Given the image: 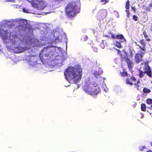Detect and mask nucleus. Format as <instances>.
<instances>
[{"label": "nucleus", "mask_w": 152, "mask_h": 152, "mask_svg": "<svg viewBox=\"0 0 152 152\" xmlns=\"http://www.w3.org/2000/svg\"><path fill=\"white\" fill-rule=\"evenodd\" d=\"M64 74L66 77L70 80L75 79L77 81H80L82 75V69L78 65L74 67L70 66L65 70Z\"/></svg>", "instance_id": "f257e3e1"}, {"label": "nucleus", "mask_w": 152, "mask_h": 152, "mask_svg": "<svg viewBox=\"0 0 152 152\" xmlns=\"http://www.w3.org/2000/svg\"><path fill=\"white\" fill-rule=\"evenodd\" d=\"M83 88L86 93L92 96L96 95L100 90V88L95 81L86 83Z\"/></svg>", "instance_id": "f03ea898"}, {"label": "nucleus", "mask_w": 152, "mask_h": 152, "mask_svg": "<svg viewBox=\"0 0 152 152\" xmlns=\"http://www.w3.org/2000/svg\"><path fill=\"white\" fill-rule=\"evenodd\" d=\"M77 1H72L69 3L65 8V14L67 17L72 18L78 13L77 9L79 8Z\"/></svg>", "instance_id": "7ed1b4c3"}, {"label": "nucleus", "mask_w": 152, "mask_h": 152, "mask_svg": "<svg viewBox=\"0 0 152 152\" xmlns=\"http://www.w3.org/2000/svg\"><path fill=\"white\" fill-rule=\"evenodd\" d=\"M19 25L17 27L20 32L25 31L26 28L27 22L25 19H20L18 21Z\"/></svg>", "instance_id": "20e7f679"}, {"label": "nucleus", "mask_w": 152, "mask_h": 152, "mask_svg": "<svg viewBox=\"0 0 152 152\" xmlns=\"http://www.w3.org/2000/svg\"><path fill=\"white\" fill-rule=\"evenodd\" d=\"M145 52H140L139 53H136L134 56V61L136 64H138L140 62L144 61L143 59Z\"/></svg>", "instance_id": "39448f33"}, {"label": "nucleus", "mask_w": 152, "mask_h": 152, "mask_svg": "<svg viewBox=\"0 0 152 152\" xmlns=\"http://www.w3.org/2000/svg\"><path fill=\"white\" fill-rule=\"evenodd\" d=\"M10 42H11L12 44H18L20 40V39L18 37L17 34H12L11 33L9 37Z\"/></svg>", "instance_id": "423d86ee"}, {"label": "nucleus", "mask_w": 152, "mask_h": 152, "mask_svg": "<svg viewBox=\"0 0 152 152\" xmlns=\"http://www.w3.org/2000/svg\"><path fill=\"white\" fill-rule=\"evenodd\" d=\"M109 34L111 35V37L112 39H120L122 42H126V39H125L124 37L122 34L120 35L118 34L116 35H115L112 34L111 32H109Z\"/></svg>", "instance_id": "0eeeda50"}, {"label": "nucleus", "mask_w": 152, "mask_h": 152, "mask_svg": "<svg viewBox=\"0 0 152 152\" xmlns=\"http://www.w3.org/2000/svg\"><path fill=\"white\" fill-rule=\"evenodd\" d=\"M126 84L132 86L133 85V83L135 82L136 81L137 79L133 76H130V77H127L126 79Z\"/></svg>", "instance_id": "6e6552de"}, {"label": "nucleus", "mask_w": 152, "mask_h": 152, "mask_svg": "<svg viewBox=\"0 0 152 152\" xmlns=\"http://www.w3.org/2000/svg\"><path fill=\"white\" fill-rule=\"evenodd\" d=\"M7 31H5L3 29L0 28V35L2 37V39L4 41H6L8 38L7 35Z\"/></svg>", "instance_id": "1a4fd4ad"}, {"label": "nucleus", "mask_w": 152, "mask_h": 152, "mask_svg": "<svg viewBox=\"0 0 152 152\" xmlns=\"http://www.w3.org/2000/svg\"><path fill=\"white\" fill-rule=\"evenodd\" d=\"M145 69L146 71H144V73L146 74L148 76L150 77H152V69L150 66L147 64L145 66Z\"/></svg>", "instance_id": "9d476101"}, {"label": "nucleus", "mask_w": 152, "mask_h": 152, "mask_svg": "<svg viewBox=\"0 0 152 152\" xmlns=\"http://www.w3.org/2000/svg\"><path fill=\"white\" fill-rule=\"evenodd\" d=\"M127 62L128 68L129 69H132L133 67V63L129 59V60L126 61Z\"/></svg>", "instance_id": "9b49d317"}, {"label": "nucleus", "mask_w": 152, "mask_h": 152, "mask_svg": "<svg viewBox=\"0 0 152 152\" xmlns=\"http://www.w3.org/2000/svg\"><path fill=\"white\" fill-rule=\"evenodd\" d=\"M121 57L122 61L124 60L126 61H127V60H129V58H128L126 54L125 56L121 54Z\"/></svg>", "instance_id": "f8f14e48"}, {"label": "nucleus", "mask_w": 152, "mask_h": 152, "mask_svg": "<svg viewBox=\"0 0 152 152\" xmlns=\"http://www.w3.org/2000/svg\"><path fill=\"white\" fill-rule=\"evenodd\" d=\"M120 73L121 74V76L122 77L127 76V77H130V75L127 73V72L124 69H123L122 72H120Z\"/></svg>", "instance_id": "ddd939ff"}, {"label": "nucleus", "mask_w": 152, "mask_h": 152, "mask_svg": "<svg viewBox=\"0 0 152 152\" xmlns=\"http://www.w3.org/2000/svg\"><path fill=\"white\" fill-rule=\"evenodd\" d=\"M106 11L104 10H101L98 12V14L102 16H104V14H106Z\"/></svg>", "instance_id": "4468645a"}, {"label": "nucleus", "mask_w": 152, "mask_h": 152, "mask_svg": "<svg viewBox=\"0 0 152 152\" xmlns=\"http://www.w3.org/2000/svg\"><path fill=\"white\" fill-rule=\"evenodd\" d=\"M139 71V74L138 75L139 77L140 78H142L144 76V74L145 73H144V71L143 72L142 70L139 69L138 70Z\"/></svg>", "instance_id": "2eb2a0df"}, {"label": "nucleus", "mask_w": 152, "mask_h": 152, "mask_svg": "<svg viewBox=\"0 0 152 152\" xmlns=\"http://www.w3.org/2000/svg\"><path fill=\"white\" fill-rule=\"evenodd\" d=\"M143 93H149L151 91V90L147 88H144L142 90Z\"/></svg>", "instance_id": "dca6fc26"}, {"label": "nucleus", "mask_w": 152, "mask_h": 152, "mask_svg": "<svg viewBox=\"0 0 152 152\" xmlns=\"http://www.w3.org/2000/svg\"><path fill=\"white\" fill-rule=\"evenodd\" d=\"M141 109L142 111H145L146 110V106L145 104L142 103L141 104Z\"/></svg>", "instance_id": "f3484780"}, {"label": "nucleus", "mask_w": 152, "mask_h": 152, "mask_svg": "<svg viewBox=\"0 0 152 152\" xmlns=\"http://www.w3.org/2000/svg\"><path fill=\"white\" fill-rule=\"evenodd\" d=\"M135 83H134L133 84L135 86V88H136L137 90H138L139 87L140 86L139 83H140V81L139 80H138L136 83L134 82Z\"/></svg>", "instance_id": "a211bd4d"}, {"label": "nucleus", "mask_w": 152, "mask_h": 152, "mask_svg": "<svg viewBox=\"0 0 152 152\" xmlns=\"http://www.w3.org/2000/svg\"><path fill=\"white\" fill-rule=\"evenodd\" d=\"M139 42L143 46L144 48H145L146 46V44L145 42L144 41V39H141L139 41Z\"/></svg>", "instance_id": "6ab92c4d"}, {"label": "nucleus", "mask_w": 152, "mask_h": 152, "mask_svg": "<svg viewBox=\"0 0 152 152\" xmlns=\"http://www.w3.org/2000/svg\"><path fill=\"white\" fill-rule=\"evenodd\" d=\"M129 3L130 2L129 0L126 1L125 6V8L126 10H129V9L130 6Z\"/></svg>", "instance_id": "aec40b11"}, {"label": "nucleus", "mask_w": 152, "mask_h": 152, "mask_svg": "<svg viewBox=\"0 0 152 152\" xmlns=\"http://www.w3.org/2000/svg\"><path fill=\"white\" fill-rule=\"evenodd\" d=\"M94 75L96 78H99L100 76V74L97 71H96L94 73Z\"/></svg>", "instance_id": "412c9836"}, {"label": "nucleus", "mask_w": 152, "mask_h": 152, "mask_svg": "<svg viewBox=\"0 0 152 152\" xmlns=\"http://www.w3.org/2000/svg\"><path fill=\"white\" fill-rule=\"evenodd\" d=\"M146 102L148 104H152V99H147L146 100Z\"/></svg>", "instance_id": "4be33fe9"}, {"label": "nucleus", "mask_w": 152, "mask_h": 152, "mask_svg": "<svg viewBox=\"0 0 152 152\" xmlns=\"http://www.w3.org/2000/svg\"><path fill=\"white\" fill-rule=\"evenodd\" d=\"M115 46L118 48H121V45L120 43L116 42V43H115Z\"/></svg>", "instance_id": "5701e85b"}, {"label": "nucleus", "mask_w": 152, "mask_h": 152, "mask_svg": "<svg viewBox=\"0 0 152 152\" xmlns=\"http://www.w3.org/2000/svg\"><path fill=\"white\" fill-rule=\"evenodd\" d=\"M109 1V0H101L100 2H102V4H105Z\"/></svg>", "instance_id": "b1692460"}, {"label": "nucleus", "mask_w": 152, "mask_h": 152, "mask_svg": "<svg viewBox=\"0 0 152 152\" xmlns=\"http://www.w3.org/2000/svg\"><path fill=\"white\" fill-rule=\"evenodd\" d=\"M146 148V147L145 146H140L139 147V150L140 151H142L144 149Z\"/></svg>", "instance_id": "393cba45"}, {"label": "nucleus", "mask_w": 152, "mask_h": 152, "mask_svg": "<svg viewBox=\"0 0 152 152\" xmlns=\"http://www.w3.org/2000/svg\"><path fill=\"white\" fill-rule=\"evenodd\" d=\"M133 19L135 21H137L138 19V17L136 15H133Z\"/></svg>", "instance_id": "a878e982"}, {"label": "nucleus", "mask_w": 152, "mask_h": 152, "mask_svg": "<svg viewBox=\"0 0 152 152\" xmlns=\"http://www.w3.org/2000/svg\"><path fill=\"white\" fill-rule=\"evenodd\" d=\"M143 34L145 38H146L148 37V36L147 33L145 30H144L143 32Z\"/></svg>", "instance_id": "bb28decb"}, {"label": "nucleus", "mask_w": 152, "mask_h": 152, "mask_svg": "<svg viewBox=\"0 0 152 152\" xmlns=\"http://www.w3.org/2000/svg\"><path fill=\"white\" fill-rule=\"evenodd\" d=\"M42 55L40 54L39 55V57H40V59L41 60V61L44 64V62H45L44 59L43 58V56H42Z\"/></svg>", "instance_id": "cd10ccee"}, {"label": "nucleus", "mask_w": 152, "mask_h": 152, "mask_svg": "<svg viewBox=\"0 0 152 152\" xmlns=\"http://www.w3.org/2000/svg\"><path fill=\"white\" fill-rule=\"evenodd\" d=\"M88 38L87 36H86L84 37H83L81 39L82 40H83V41H86L87 39Z\"/></svg>", "instance_id": "c85d7f7f"}, {"label": "nucleus", "mask_w": 152, "mask_h": 152, "mask_svg": "<svg viewBox=\"0 0 152 152\" xmlns=\"http://www.w3.org/2000/svg\"><path fill=\"white\" fill-rule=\"evenodd\" d=\"M151 9L150 8H149L148 7H147L145 9V11L147 12H148L150 11H151Z\"/></svg>", "instance_id": "c756f323"}, {"label": "nucleus", "mask_w": 152, "mask_h": 152, "mask_svg": "<svg viewBox=\"0 0 152 152\" xmlns=\"http://www.w3.org/2000/svg\"><path fill=\"white\" fill-rule=\"evenodd\" d=\"M131 8L133 10L134 12H136V8L135 6H134L133 7H131Z\"/></svg>", "instance_id": "7c9ffc66"}, {"label": "nucleus", "mask_w": 152, "mask_h": 152, "mask_svg": "<svg viewBox=\"0 0 152 152\" xmlns=\"http://www.w3.org/2000/svg\"><path fill=\"white\" fill-rule=\"evenodd\" d=\"M136 45H137V46L139 47L142 50H143V51L145 50V48H144L143 47V48H142L139 45H137V44H136Z\"/></svg>", "instance_id": "2f4dec72"}, {"label": "nucleus", "mask_w": 152, "mask_h": 152, "mask_svg": "<svg viewBox=\"0 0 152 152\" xmlns=\"http://www.w3.org/2000/svg\"><path fill=\"white\" fill-rule=\"evenodd\" d=\"M23 11L25 12V13H28V10H26V9H25V8H23Z\"/></svg>", "instance_id": "473e14b6"}, {"label": "nucleus", "mask_w": 152, "mask_h": 152, "mask_svg": "<svg viewBox=\"0 0 152 152\" xmlns=\"http://www.w3.org/2000/svg\"><path fill=\"white\" fill-rule=\"evenodd\" d=\"M126 13L127 14V16L129 17V10H126Z\"/></svg>", "instance_id": "72a5a7b5"}, {"label": "nucleus", "mask_w": 152, "mask_h": 152, "mask_svg": "<svg viewBox=\"0 0 152 152\" xmlns=\"http://www.w3.org/2000/svg\"><path fill=\"white\" fill-rule=\"evenodd\" d=\"M148 7L150 8L151 9L152 7V1L151 2L150 4L149 5V7Z\"/></svg>", "instance_id": "f704fd0d"}, {"label": "nucleus", "mask_w": 152, "mask_h": 152, "mask_svg": "<svg viewBox=\"0 0 152 152\" xmlns=\"http://www.w3.org/2000/svg\"><path fill=\"white\" fill-rule=\"evenodd\" d=\"M7 1L13 2L15 0H6Z\"/></svg>", "instance_id": "c9c22d12"}, {"label": "nucleus", "mask_w": 152, "mask_h": 152, "mask_svg": "<svg viewBox=\"0 0 152 152\" xmlns=\"http://www.w3.org/2000/svg\"><path fill=\"white\" fill-rule=\"evenodd\" d=\"M146 40L148 42H150L151 41V39L149 38H148L146 39Z\"/></svg>", "instance_id": "e433bc0d"}, {"label": "nucleus", "mask_w": 152, "mask_h": 152, "mask_svg": "<svg viewBox=\"0 0 152 152\" xmlns=\"http://www.w3.org/2000/svg\"><path fill=\"white\" fill-rule=\"evenodd\" d=\"M146 152H152V151L151 150H149L147 151Z\"/></svg>", "instance_id": "4c0bfd02"}, {"label": "nucleus", "mask_w": 152, "mask_h": 152, "mask_svg": "<svg viewBox=\"0 0 152 152\" xmlns=\"http://www.w3.org/2000/svg\"><path fill=\"white\" fill-rule=\"evenodd\" d=\"M104 36L106 37H108L109 36L107 35H105Z\"/></svg>", "instance_id": "58836bf2"}, {"label": "nucleus", "mask_w": 152, "mask_h": 152, "mask_svg": "<svg viewBox=\"0 0 152 152\" xmlns=\"http://www.w3.org/2000/svg\"><path fill=\"white\" fill-rule=\"evenodd\" d=\"M150 144H151V147H152V142H151V143H150Z\"/></svg>", "instance_id": "ea45409f"}, {"label": "nucleus", "mask_w": 152, "mask_h": 152, "mask_svg": "<svg viewBox=\"0 0 152 152\" xmlns=\"http://www.w3.org/2000/svg\"><path fill=\"white\" fill-rule=\"evenodd\" d=\"M20 52H16V53H20Z\"/></svg>", "instance_id": "a19ab883"}]
</instances>
